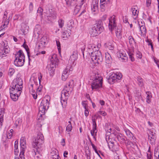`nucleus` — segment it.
I'll return each instance as SVG.
<instances>
[{
	"label": "nucleus",
	"mask_w": 159,
	"mask_h": 159,
	"mask_svg": "<svg viewBox=\"0 0 159 159\" xmlns=\"http://www.w3.org/2000/svg\"><path fill=\"white\" fill-rule=\"evenodd\" d=\"M39 74L40 75V76L39 77L38 79L39 81V84H40L43 76L42 75L41 73H40Z\"/></svg>",
	"instance_id": "obj_58"
},
{
	"label": "nucleus",
	"mask_w": 159,
	"mask_h": 159,
	"mask_svg": "<svg viewBox=\"0 0 159 159\" xmlns=\"http://www.w3.org/2000/svg\"><path fill=\"white\" fill-rule=\"evenodd\" d=\"M9 22V20L7 19L5 22V23L2 25L0 28V31L2 30L5 28L7 27Z\"/></svg>",
	"instance_id": "obj_37"
},
{
	"label": "nucleus",
	"mask_w": 159,
	"mask_h": 159,
	"mask_svg": "<svg viewBox=\"0 0 159 159\" xmlns=\"http://www.w3.org/2000/svg\"><path fill=\"white\" fill-rule=\"evenodd\" d=\"M33 5L32 2H30L29 5V8L30 11H32L33 9Z\"/></svg>",
	"instance_id": "obj_54"
},
{
	"label": "nucleus",
	"mask_w": 159,
	"mask_h": 159,
	"mask_svg": "<svg viewBox=\"0 0 159 159\" xmlns=\"http://www.w3.org/2000/svg\"><path fill=\"white\" fill-rule=\"evenodd\" d=\"M8 13L7 11H5L4 13V15L3 17V20H5L7 18V15Z\"/></svg>",
	"instance_id": "obj_56"
},
{
	"label": "nucleus",
	"mask_w": 159,
	"mask_h": 159,
	"mask_svg": "<svg viewBox=\"0 0 159 159\" xmlns=\"http://www.w3.org/2000/svg\"><path fill=\"white\" fill-rule=\"evenodd\" d=\"M131 10L133 15L134 16H136V17L138 15L139 11H138L136 9L134 8H132Z\"/></svg>",
	"instance_id": "obj_40"
},
{
	"label": "nucleus",
	"mask_w": 159,
	"mask_h": 159,
	"mask_svg": "<svg viewBox=\"0 0 159 159\" xmlns=\"http://www.w3.org/2000/svg\"><path fill=\"white\" fill-rule=\"evenodd\" d=\"M100 1V6L101 9V11H105V10L106 9L105 7V5H103L102 3L104 2L102 0L101 1Z\"/></svg>",
	"instance_id": "obj_42"
},
{
	"label": "nucleus",
	"mask_w": 159,
	"mask_h": 159,
	"mask_svg": "<svg viewBox=\"0 0 159 159\" xmlns=\"http://www.w3.org/2000/svg\"><path fill=\"white\" fill-rule=\"evenodd\" d=\"M139 26L141 34L143 35V36L145 35L146 33V30L145 26L142 25L140 26L139 24Z\"/></svg>",
	"instance_id": "obj_30"
},
{
	"label": "nucleus",
	"mask_w": 159,
	"mask_h": 159,
	"mask_svg": "<svg viewBox=\"0 0 159 159\" xmlns=\"http://www.w3.org/2000/svg\"><path fill=\"white\" fill-rule=\"evenodd\" d=\"M12 136V134H11L10 133H9L8 134H7V137L8 139H10L11 138V136Z\"/></svg>",
	"instance_id": "obj_60"
},
{
	"label": "nucleus",
	"mask_w": 159,
	"mask_h": 159,
	"mask_svg": "<svg viewBox=\"0 0 159 159\" xmlns=\"http://www.w3.org/2000/svg\"><path fill=\"white\" fill-rule=\"evenodd\" d=\"M91 10L93 14L97 13L98 11V3L96 1H93L92 4Z\"/></svg>",
	"instance_id": "obj_15"
},
{
	"label": "nucleus",
	"mask_w": 159,
	"mask_h": 159,
	"mask_svg": "<svg viewBox=\"0 0 159 159\" xmlns=\"http://www.w3.org/2000/svg\"><path fill=\"white\" fill-rule=\"evenodd\" d=\"M102 78L101 76H96L91 84V88L93 90H97L101 87L102 84Z\"/></svg>",
	"instance_id": "obj_5"
},
{
	"label": "nucleus",
	"mask_w": 159,
	"mask_h": 159,
	"mask_svg": "<svg viewBox=\"0 0 159 159\" xmlns=\"http://www.w3.org/2000/svg\"><path fill=\"white\" fill-rule=\"evenodd\" d=\"M70 31V30H68L63 31L62 32V38H68L69 37L71 34Z\"/></svg>",
	"instance_id": "obj_28"
},
{
	"label": "nucleus",
	"mask_w": 159,
	"mask_h": 159,
	"mask_svg": "<svg viewBox=\"0 0 159 159\" xmlns=\"http://www.w3.org/2000/svg\"><path fill=\"white\" fill-rule=\"evenodd\" d=\"M42 85L40 84L39 86L38 87V88L37 89V91L40 92L42 90Z\"/></svg>",
	"instance_id": "obj_57"
},
{
	"label": "nucleus",
	"mask_w": 159,
	"mask_h": 159,
	"mask_svg": "<svg viewBox=\"0 0 159 159\" xmlns=\"http://www.w3.org/2000/svg\"><path fill=\"white\" fill-rule=\"evenodd\" d=\"M21 120L20 118H18L17 119V120L15 122V125L16 126V128L19 124L21 122Z\"/></svg>",
	"instance_id": "obj_49"
},
{
	"label": "nucleus",
	"mask_w": 159,
	"mask_h": 159,
	"mask_svg": "<svg viewBox=\"0 0 159 159\" xmlns=\"http://www.w3.org/2000/svg\"><path fill=\"white\" fill-rule=\"evenodd\" d=\"M21 91L16 89H12V88L10 89V93L11 98L14 101L17 100L18 97L20 96Z\"/></svg>",
	"instance_id": "obj_8"
},
{
	"label": "nucleus",
	"mask_w": 159,
	"mask_h": 159,
	"mask_svg": "<svg viewBox=\"0 0 159 159\" xmlns=\"http://www.w3.org/2000/svg\"><path fill=\"white\" fill-rule=\"evenodd\" d=\"M128 55L129 56V58L132 61H133L134 60V58L133 57L134 54V51L132 50H129V51L128 52Z\"/></svg>",
	"instance_id": "obj_31"
},
{
	"label": "nucleus",
	"mask_w": 159,
	"mask_h": 159,
	"mask_svg": "<svg viewBox=\"0 0 159 159\" xmlns=\"http://www.w3.org/2000/svg\"><path fill=\"white\" fill-rule=\"evenodd\" d=\"M50 98L48 96H46L44 99L42 100L40 106L39 107V112L38 116L42 117L44 115L45 111L48 109L49 107Z\"/></svg>",
	"instance_id": "obj_2"
},
{
	"label": "nucleus",
	"mask_w": 159,
	"mask_h": 159,
	"mask_svg": "<svg viewBox=\"0 0 159 159\" xmlns=\"http://www.w3.org/2000/svg\"><path fill=\"white\" fill-rule=\"evenodd\" d=\"M89 112L88 110L86 109H85L84 111L85 115L87 117L88 116Z\"/></svg>",
	"instance_id": "obj_63"
},
{
	"label": "nucleus",
	"mask_w": 159,
	"mask_h": 159,
	"mask_svg": "<svg viewBox=\"0 0 159 159\" xmlns=\"http://www.w3.org/2000/svg\"><path fill=\"white\" fill-rule=\"evenodd\" d=\"M127 144L130 145L131 147H133V146L134 147L136 146V145L135 144V143H134V144L132 143L131 142H130L129 141H128Z\"/></svg>",
	"instance_id": "obj_55"
},
{
	"label": "nucleus",
	"mask_w": 159,
	"mask_h": 159,
	"mask_svg": "<svg viewBox=\"0 0 159 159\" xmlns=\"http://www.w3.org/2000/svg\"><path fill=\"white\" fill-rule=\"evenodd\" d=\"M105 57V62L109 64L111 62L112 60V58L109 54L108 53H106Z\"/></svg>",
	"instance_id": "obj_26"
},
{
	"label": "nucleus",
	"mask_w": 159,
	"mask_h": 159,
	"mask_svg": "<svg viewBox=\"0 0 159 159\" xmlns=\"http://www.w3.org/2000/svg\"><path fill=\"white\" fill-rule=\"evenodd\" d=\"M22 85V80L20 78L17 77L13 81L11 85V87L12 89H19L21 91L23 88Z\"/></svg>",
	"instance_id": "obj_6"
},
{
	"label": "nucleus",
	"mask_w": 159,
	"mask_h": 159,
	"mask_svg": "<svg viewBox=\"0 0 159 159\" xmlns=\"http://www.w3.org/2000/svg\"><path fill=\"white\" fill-rule=\"evenodd\" d=\"M18 141H16L15 143V148H18Z\"/></svg>",
	"instance_id": "obj_61"
},
{
	"label": "nucleus",
	"mask_w": 159,
	"mask_h": 159,
	"mask_svg": "<svg viewBox=\"0 0 159 159\" xmlns=\"http://www.w3.org/2000/svg\"><path fill=\"white\" fill-rule=\"evenodd\" d=\"M93 122V129L91 131V134L92 136H93L94 135H96L97 132V129H96L97 125L95 118L92 119Z\"/></svg>",
	"instance_id": "obj_17"
},
{
	"label": "nucleus",
	"mask_w": 159,
	"mask_h": 159,
	"mask_svg": "<svg viewBox=\"0 0 159 159\" xmlns=\"http://www.w3.org/2000/svg\"><path fill=\"white\" fill-rule=\"evenodd\" d=\"M25 62V59L16 58L14 61V65L17 66H22Z\"/></svg>",
	"instance_id": "obj_18"
},
{
	"label": "nucleus",
	"mask_w": 159,
	"mask_h": 159,
	"mask_svg": "<svg viewBox=\"0 0 159 159\" xmlns=\"http://www.w3.org/2000/svg\"><path fill=\"white\" fill-rule=\"evenodd\" d=\"M26 142L25 140V137H22L20 140V146L21 148H22V149H25L26 147Z\"/></svg>",
	"instance_id": "obj_25"
},
{
	"label": "nucleus",
	"mask_w": 159,
	"mask_h": 159,
	"mask_svg": "<svg viewBox=\"0 0 159 159\" xmlns=\"http://www.w3.org/2000/svg\"><path fill=\"white\" fill-rule=\"evenodd\" d=\"M100 114L102 115L103 116H105L107 115V113L104 111H99Z\"/></svg>",
	"instance_id": "obj_59"
},
{
	"label": "nucleus",
	"mask_w": 159,
	"mask_h": 159,
	"mask_svg": "<svg viewBox=\"0 0 159 159\" xmlns=\"http://www.w3.org/2000/svg\"><path fill=\"white\" fill-rule=\"evenodd\" d=\"M48 39L46 36H43L40 39V44L41 45L42 47H44L48 42Z\"/></svg>",
	"instance_id": "obj_22"
},
{
	"label": "nucleus",
	"mask_w": 159,
	"mask_h": 159,
	"mask_svg": "<svg viewBox=\"0 0 159 159\" xmlns=\"http://www.w3.org/2000/svg\"><path fill=\"white\" fill-rule=\"evenodd\" d=\"M23 47L25 49L26 51L27 52L28 56L29 58V61H30V55H29L30 52L29 51V48L28 47V46L26 44H25V42L23 44Z\"/></svg>",
	"instance_id": "obj_35"
},
{
	"label": "nucleus",
	"mask_w": 159,
	"mask_h": 159,
	"mask_svg": "<svg viewBox=\"0 0 159 159\" xmlns=\"http://www.w3.org/2000/svg\"><path fill=\"white\" fill-rule=\"evenodd\" d=\"M58 22L59 27L61 28H62L64 25V20L62 19H60Z\"/></svg>",
	"instance_id": "obj_43"
},
{
	"label": "nucleus",
	"mask_w": 159,
	"mask_h": 159,
	"mask_svg": "<svg viewBox=\"0 0 159 159\" xmlns=\"http://www.w3.org/2000/svg\"><path fill=\"white\" fill-rule=\"evenodd\" d=\"M89 55L94 64H99L102 61L103 58L100 51L96 52Z\"/></svg>",
	"instance_id": "obj_7"
},
{
	"label": "nucleus",
	"mask_w": 159,
	"mask_h": 159,
	"mask_svg": "<svg viewBox=\"0 0 159 159\" xmlns=\"http://www.w3.org/2000/svg\"><path fill=\"white\" fill-rule=\"evenodd\" d=\"M72 128L71 124H69L66 127V130L68 132H70L72 130Z\"/></svg>",
	"instance_id": "obj_47"
},
{
	"label": "nucleus",
	"mask_w": 159,
	"mask_h": 159,
	"mask_svg": "<svg viewBox=\"0 0 159 159\" xmlns=\"http://www.w3.org/2000/svg\"><path fill=\"white\" fill-rule=\"evenodd\" d=\"M103 5H105V7L106 9L108 8L110 5L111 3L110 1H104V2L102 3Z\"/></svg>",
	"instance_id": "obj_41"
},
{
	"label": "nucleus",
	"mask_w": 159,
	"mask_h": 159,
	"mask_svg": "<svg viewBox=\"0 0 159 159\" xmlns=\"http://www.w3.org/2000/svg\"><path fill=\"white\" fill-rule=\"evenodd\" d=\"M47 17L50 18L49 20H52L56 18V13L55 11H53L52 9H49L47 12Z\"/></svg>",
	"instance_id": "obj_13"
},
{
	"label": "nucleus",
	"mask_w": 159,
	"mask_h": 159,
	"mask_svg": "<svg viewBox=\"0 0 159 159\" xmlns=\"http://www.w3.org/2000/svg\"><path fill=\"white\" fill-rule=\"evenodd\" d=\"M97 51H100L99 50L98 48L94 45H90L89 46L88 52L89 55H90L93 53H95V52Z\"/></svg>",
	"instance_id": "obj_16"
},
{
	"label": "nucleus",
	"mask_w": 159,
	"mask_h": 159,
	"mask_svg": "<svg viewBox=\"0 0 159 159\" xmlns=\"http://www.w3.org/2000/svg\"><path fill=\"white\" fill-rule=\"evenodd\" d=\"M42 150H40L39 149L34 148L33 149V154L34 156V159H40L41 155L39 154L40 151Z\"/></svg>",
	"instance_id": "obj_19"
},
{
	"label": "nucleus",
	"mask_w": 159,
	"mask_h": 159,
	"mask_svg": "<svg viewBox=\"0 0 159 159\" xmlns=\"http://www.w3.org/2000/svg\"><path fill=\"white\" fill-rule=\"evenodd\" d=\"M3 50L4 51V52L5 54L8 53L10 51V50L9 47L7 45V44L4 43L3 45Z\"/></svg>",
	"instance_id": "obj_34"
},
{
	"label": "nucleus",
	"mask_w": 159,
	"mask_h": 159,
	"mask_svg": "<svg viewBox=\"0 0 159 159\" xmlns=\"http://www.w3.org/2000/svg\"><path fill=\"white\" fill-rule=\"evenodd\" d=\"M146 94L147 95L146 97L147 102L149 103L151 101V98H152L151 93L150 91L146 92Z\"/></svg>",
	"instance_id": "obj_33"
},
{
	"label": "nucleus",
	"mask_w": 159,
	"mask_h": 159,
	"mask_svg": "<svg viewBox=\"0 0 159 159\" xmlns=\"http://www.w3.org/2000/svg\"><path fill=\"white\" fill-rule=\"evenodd\" d=\"M148 139L149 142L152 144L155 143L156 136L155 133L154 132V130L149 129L148 132Z\"/></svg>",
	"instance_id": "obj_10"
},
{
	"label": "nucleus",
	"mask_w": 159,
	"mask_h": 159,
	"mask_svg": "<svg viewBox=\"0 0 159 159\" xmlns=\"http://www.w3.org/2000/svg\"><path fill=\"white\" fill-rule=\"evenodd\" d=\"M51 154L53 159H58L60 158L58 151L55 149H53V150L51 152Z\"/></svg>",
	"instance_id": "obj_24"
},
{
	"label": "nucleus",
	"mask_w": 159,
	"mask_h": 159,
	"mask_svg": "<svg viewBox=\"0 0 159 159\" xmlns=\"http://www.w3.org/2000/svg\"><path fill=\"white\" fill-rule=\"evenodd\" d=\"M44 142V138L43 134L40 132L39 133L34 141L32 143V146L34 148L42 150L43 149Z\"/></svg>",
	"instance_id": "obj_3"
},
{
	"label": "nucleus",
	"mask_w": 159,
	"mask_h": 159,
	"mask_svg": "<svg viewBox=\"0 0 159 159\" xmlns=\"http://www.w3.org/2000/svg\"><path fill=\"white\" fill-rule=\"evenodd\" d=\"M137 84L140 87H142L144 85L143 79L140 76L137 77Z\"/></svg>",
	"instance_id": "obj_27"
},
{
	"label": "nucleus",
	"mask_w": 159,
	"mask_h": 159,
	"mask_svg": "<svg viewBox=\"0 0 159 159\" xmlns=\"http://www.w3.org/2000/svg\"><path fill=\"white\" fill-rule=\"evenodd\" d=\"M154 156L156 158L159 157V153L154 151Z\"/></svg>",
	"instance_id": "obj_62"
},
{
	"label": "nucleus",
	"mask_w": 159,
	"mask_h": 159,
	"mask_svg": "<svg viewBox=\"0 0 159 159\" xmlns=\"http://www.w3.org/2000/svg\"><path fill=\"white\" fill-rule=\"evenodd\" d=\"M128 39L129 43L130 44H133L134 42V39L132 36H129V37Z\"/></svg>",
	"instance_id": "obj_46"
},
{
	"label": "nucleus",
	"mask_w": 159,
	"mask_h": 159,
	"mask_svg": "<svg viewBox=\"0 0 159 159\" xmlns=\"http://www.w3.org/2000/svg\"><path fill=\"white\" fill-rule=\"evenodd\" d=\"M122 77V75L119 72L113 73L110 75L108 79V81L110 84H112L117 80H120Z\"/></svg>",
	"instance_id": "obj_9"
},
{
	"label": "nucleus",
	"mask_w": 159,
	"mask_h": 159,
	"mask_svg": "<svg viewBox=\"0 0 159 159\" xmlns=\"http://www.w3.org/2000/svg\"><path fill=\"white\" fill-rule=\"evenodd\" d=\"M73 84L72 81L69 82L66 84L62 91L61 102L63 107L66 106L69 95L73 90Z\"/></svg>",
	"instance_id": "obj_1"
},
{
	"label": "nucleus",
	"mask_w": 159,
	"mask_h": 159,
	"mask_svg": "<svg viewBox=\"0 0 159 159\" xmlns=\"http://www.w3.org/2000/svg\"><path fill=\"white\" fill-rule=\"evenodd\" d=\"M25 149H22V148H21V151L20 152L19 156L20 157V159H25L24 157V151Z\"/></svg>",
	"instance_id": "obj_38"
},
{
	"label": "nucleus",
	"mask_w": 159,
	"mask_h": 159,
	"mask_svg": "<svg viewBox=\"0 0 159 159\" xmlns=\"http://www.w3.org/2000/svg\"><path fill=\"white\" fill-rule=\"evenodd\" d=\"M109 20L108 27L110 30L112 31L114 28H116V23L115 22V16H113L109 18Z\"/></svg>",
	"instance_id": "obj_11"
},
{
	"label": "nucleus",
	"mask_w": 159,
	"mask_h": 159,
	"mask_svg": "<svg viewBox=\"0 0 159 159\" xmlns=\"http://www.w3.org/2000/svg\"><path fill=\"white\" fill-rule=\"evenodd\" d=\"M16 58L25 59V56L21 50H20L15 54Z\"/></svg>",
	"instance_id": "obj_23"
},
{
	"label": "nucleus",
	"mask_w": 159,
	"mask_h": 159,
	"mask_svg": "<svg viewBox=\"0 0 159 159\" xmlns=\"http://www.w3.org/2000/svg\"><path fill=\"white\" fill-rule=\"evenodd\" d=\"M43 9L41 7L38 8L37 10V12L40 15H43Z\"/></svg>",
	"instance_id": "obj_51"
},
{
	"label": "nucleus",
	"mask_w": 159,
	"mask_h": 159,
	"mask_svg": "<svg viewBox=\"0 0 159 159\" xmlns=\"http://www.w3.org/2000/svg\"><path fill=\"white\" fill-rule=\"evenodd\" d=\"M155 152H157L158 153H159V146H158L157 147H156L154 150Z\"/></svg>",
	"instance_id": "obj_64"
},
{
	"label": "nucleus",
	"mask_w": 159,
	"mask_h": 159,
	"mask_svg": "<svg viewBox=\"0 0 159 159\" xmlns=\"http://www.w3.org/2000/svg\"><path fill=\"white\" fill-rule=\"evenodd\" d=\"M56 43L57 44V48L58 49V51L59 52H61V46H60V42L58 40H56Z\"/></svg>",
	"instance_id": "obj_48"
},
{
	"label": "nucleus",
	"mask_w": 159,
	"mask_h": 159,
	"mask_svg": "<svg viewBox=\"0 0 159 159\" xmlns=\"http://www.w3.org/2000/svg\"><path fill=\"white\" fill-rule=\"evenodd\" d=\"M112 134L114 135L118 141L120 143H124L125 142V138L121 134L115 131L111 133Z\"/></svg>",
	"instance_id": "obj_14"
},
{
	"label": "nucleus",
	"mask_w": 159,
	"mask_h": 159,
	"mask_svg": "<svg viewBox=\"0 0 159 159\" xmlns=\"http://www.w3.org/2000/svg\"><path fill=\"white\" fill-rule=\"evenodd\" d=\"M82 104L84 108L85 109H86V106L87 105V103H86V102L85 101H83L82 102Z\"/></svg>",
	"instance_id": "obj_53"
},
{
	"label": "nucleus",
	"mask_w": 159,
	"mask_h": 159,
	"mask_svg": "<svg viewBox=\"0 0 159 159\" xmlns=\"http://www.w3.org/2000/svg\"><path fill=\"white\" fill-rule=\"evenodd\" d=\"M119 56L121 59V60H123L122 61H126L128 60V57L126 54L122 53H120Z\"/></svg>",
	"instance_id": "obj_32"
},
{
	"label": "nucleus",
	"mask_w": 159,
	"mask_h": 159,
	"mask_svg": "<svg viewBox=\"0 0 159 159\" xmlns=\"http://www.w3.org/2000/svg\"><path fill=\"white\" fill-rule=\"evenodd\" d=\"M15 72V70L14 69L11 68H10L9 70L8 75L10 76H12Z\"/></svg>",
	"instance_id": "obj_44"
},
{
	"label": "nucleus",
	"mask_w": 159,
	"mask_h": 159,
	"mask_svg": "<svg viewBox=\"0 0 159 159\" xmlns=\"http://www.w3.org/2000/svg\"><path fill=\"white\" fill-rule=\"evenodd\" d=\"M151 3V0H147L146 1V6L147 7H149Z\"/></svg>",
	"instance_id": "obj_52"
},
{
	"label": "nucleus",
	"mask_w": 159,
	"mask_h": 159,
	"mask_svg": "<svg viewBox=\"0 0 159 159\" xmlns=\"http://www.w3.org/2000/svg\"><path fill=\"white\" fill-rule=\"evenodd\" d=\"M116 35L118 38H121L122 34H121V30L120 29H117L116 31Z\"/></svg>",
	"instance_id": "obj_39"
},
{
	"label": "nucleus",
	"mask_w": 159,
	"mask_h": 159,
	"mask_svg": "<svg viewBox=\"0 0 159 159\" xmlns=\"http://www.w3.org/2000/svg\"><path fill=\"white\" fill-rule=\"evenodd\" d=\"M124 130L127 136L130 139H133L134 135L130 131L129 129L126 128L124 129Z\"/></svg>",
	"instance_id": "obj_29"
},
{
	"label": "nucleus",
	"mask_w": 159,
	"mask_h": 159,
	"mask_svg": "<svg viewBox=\"0 0 159 159\" xmlns=\"http://www.w3.org/2000/svg\"><path fill=\"white\" fill-rule=\"evenodd\" d=\"M58 59L56 58L54 59L53 57H52L50 59L51 63L50 64L51 68H54L57 66V63L58 61Z\"/></svg>",
	"instance_id": "obj_20"
},
{
	"label": "nucleus",
	"mask_w": 159,
	"mask_h": 159,
	"mask_svg": "<svg viewBox=\"0 0 159 159\" xmlns=\"http://www.w3.org/2000/svg\"><path fill=\"white\" fill-rule=\"evenodd\" d=\"M108 147L110 150H112L115 149L114 148V144L111 143H107Z\"/></svg>",
	"instance_id": "obj_45"
},
{
	"label": "nucleus",
	"mask_w": 159,
	"mask_h": 159,
	"mask_svg": "<svg viewBox=\"0 0 159 159\" xmlns=\"http://www.w3.org/2000/svg\"><path fill=\"white\" fill-rule=\"evenodd\" d=\"M136 56L139 59L141 58L142 57V53L139 51L137 52Z\"/></svg>",
	"instance_id": "obj_50"
},
{
	"label": "nucleus",
	"mask_w": 159,
	"mask_h": 159,
	"mask_svg": "<svg viewBox=\"0 0 159 159\" xmlns=\"http://www.w3.org/2000/svg\"><path fill=\"white\" fill-rule=\"evenodd\" d=\"M71 66H68L64 70L63 74L62 75V80L64 81H65L68 77L69 73L70 71H71L70 68H71Z\"/></svg>",
	"instance_id": "obj_12"
},
{
	"label": "nucleus",
	"mask_w": 159,
	"mask_h": 159,
	"mask_svg": "<svg viewBox=\"0 0 159 159\" xmlns=\"http://www.w3.org/2000/svg\"><path fill=\"white\" fill-rule=\"evenodd\" d=\"M76 2L73 0H70V1L69 0V1H68V3L67 2L66 4L68 6H74L76 5Z\"/></svg>",
	"instance_id": "obj_36"
},
{
	"label": "nucleus",
	"mask_w": 159,
	"mask_h": 159,
	"mask_svg": "<svg viewBox=\"0 0 159 159\" xmlns=\"http://www.w3.org/2000/svg\"><path fill=\"white\" fill-rule=\"evenodd\" d=\"M103 27L99 22L94 24L90 30V34L92 37H95L100 34L103 30Z\"/></svg>",
	"instance_id": "obj_4"
},
{
	"label": "nucleus",
	"mask_w": 159,
	"mask_h": 159,
	"mask_svg": "<svg viewBox=\"0 0 159 159\" xmlns=\"http://www.w3.org/2000/svg\"><path fill=\"white\" fill-rule=\"evenodd\" d=\"M78 58V52L76 50L74 51L72 54L70 56V60L72 62H74Z\"/></svg>",
	"instance_id": "obj_21"
}]
</instances>
